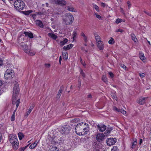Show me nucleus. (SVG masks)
<instances>
[{
	"instance_id": "obj_1",
	"label": "nucleus",
	"mask_w": 151,
	"mask_h": 151,
	"mask_svg": "<svg viewBox=\"0 0 151 151\" xmlns=\"http://www.w3.org/2000/svg\"><path fill=\"white\" fill-rule=\"evenodd\" d=\"M14 8L18 11L23 10L24 7V3L22 0H16L14 3Z\"/></svg>"
},
{
	"instance_id": "obj_2",
	"label": "nucleus",
	"mask_w": 151,
	"mask_h": 151,
	"mask_svg": "<svg viewBox=\"0 0 151 151\" xmlns=\"http://www.w3.org/2000/svg\"><path fill=\"white\" fill-rule=\"evenodd\" d=\"M19 88L18 84L17 83H16L14 84L13 91V103H14V100H15L17 99V95H18L19 93Z\"/></svg>"
},
{
	"instance_id": "obj_3",
	"label": "nucleus",
	"mask_w": 151,
	"mask_h": 151,
	"mask_svg": "<svg viewBox=\"0 0 151 151\" xmlns=\"http://www.w3.org/2000/svg\"><path fill=\"white\" fill-rule=\"evenodd\" d=\"M74 17L73 15L70 13L66 14L65 18L63 19L64 21L67 25L72 23Z\"/></svg>"
},
{
	"instance_id": "obj_4",
	"label": "nucleus",
	"mask_w": 151,
	"mask_h": 151,
	"mask_svg": "<svg viewBox=\"0 0 151 151\" xmlns=\"http://www.w3.org/2000/svg\"><path fill=\"white\" fill-rule=\"evenodd\" d=\"M14 71L12 69H7L4 73V77L5 78L8 79H11L14 76Z\"/></svg>"
},
{
	"instance_id": "obj_5",
	"label": "nucleus",
	"mask_w": 151,
	"mask_h": 151,
	"mask_svg": "<svg viewBox=\"0 0 151 151\" xmlns=\"http://www.w3.org/2000/svg\"><path fill=\"white\" fill-rule=\"evenodd\" d=\"M88 126V124L85 123L81 122L78 124L76 126L75 130L76 133L78 134V133L79 132H81V130L83 127H84V126Z\"/></svg>"
},
{
	"instance_id": "obj_6",
	"label": "nucleus",
	"mask_w": 151,
	"mask_h": 151,
	"mask_svg": "<svg viewBox=\"0 0 151 151\" xmlns=\"http://www.w3.org/2000/svg\"><path fill=\"white\" fill-rule=\"evenodd\" d=\"M70 129V127L69 125H66L60 128V132L62 134H67L69 133Z\"/></svg>"
},
{
	"instance_id": "obj_7",
	"label": "nucleus",
	"mask_w": 151,
	"mask_h": 151,
	"mask_svg": "<svg viewBox=\"0 0 151 151\" xmlns=\"http://www.w3.org/2000/svg\"><path fill=\"white\" fill-rule=\"evenodd\" d=\"M10 142L12 145V147L14 150H16L17 149L19 146V142L18 139H16L14 140V141H12Z\"/></svg>"
},
{
	"instance_id": "obj_8",
	"label": "nucleus",
	"mask_w": 151,
	"mask_h": 151,
	"mask_svg": "<svg viewBox=\"0 0 151 151\" xmlns=\"http://www.w3.org/2000/svg\"><path fill=\"white\" fill-rule=\"evenodd\" d=\"M28 43V42H24L21 43L20 44L21 47L22 48L25 52H27L29 49L27 45V43Z\"/></svg>"
},
{
	"instance_id": "obj_9",
	"label": "nucleus",
	"mask_w": 151,
	"mask_h": 151,
	"mask_svg": "<svg viewBox=\"0 0 151 151\" xmlns=\"http://www.w3.org/2000/svg\"><path fill=\"white\" fill-rule=\"evenodd\" d=\"M105 137L104 134L99 133L96 135V139L98 142H101L104 140Z\"/></svg>"
},
{
	"instance_id": "obj_10",
	"label": "nucleus",
	"mask_w": 151,
	"mask_h": 151,
	"mask_svg": "<svg viewBox=\"0 0 151 151\" xmlns=\"http://www.w3.org/2000/svg\"><path fill=\"white\" fill-rule=\"evenodd\" d=\"M116 142V139L113 138H109L107 139L106 143L108 145H114Z\"/></svg>"
},
{
	"instance_id": "obj_11",
	"label": "nucleus",
	"mask_w": 151,
	"mask_h": 151,
	"mask_svg": "<svg viewBox=\"0 0 151 151\" xmlns=\"http://www.w3.org/2000/svg\"><path fill=\"white\" fill-rule=\"evenodd\" d=\"M88 131V127H84L83 129V131L79 132L78 133V134L79 135H84L87 134Z\"/></svg>"
},
{
	"instance_id": "obj_12",
	"label": "nucleus",
	"mask_w": 151,
	"mask_h": 151,
	"mask_svg": "<svg viewBox=\"0 0 151 151\" xmlns=\"http://www.w3.org/2000/svg\"><path fill=\"white\" fill-rule=\"evenodd\" d=\"M147 98V97H140L137 101V102L140 104L143 105L145 104Z\"/></svg>"
},
{
	"instance_id": "obj_13",
	"label": "nucleus",
	"mask_w": 151,
	"mask_h": 151,
	"mask_svg": "<svg viewBox=\"0 0 151 151\" xmlns=\"http://www.w3.org/2000/svg\"><path fill=\"white\" fill-rule=\"evenodd\" d=\"M97 128L101 132H103L106 129V126L104 124H99L97 125Z\"/></svg>"
},
{
	"instance_id": "obj_14",
	"label": "nucleus",
	"mask_w": 151,
	"mask_h": 151,
	"mask_svg": "<svg viewBox=\"0 0 151 151\" xmlns=\"http://www.w3.org/2000/svg\"><path fill=\"white\" fill-rule=\"evenodd\" d=\"M16 139H17V136L16 134H10L8 137V140L9 142L14 141Z\"/></svg>"
},
{
	"instance_id": "obj_15",
	"label": "nucleus",
	"mask_w": 151,
	"mask_h": 151,
	"mask_svg": "<svg viewBox=\"0 0 151 151\" xmlns=\"http://www.w3.org/2000/svg\"><path fill=\"white\" fill-rule=\"evenodd\" d=\"M22 34L24 35L25 37H28L30 38H33V34L31 32L23 31L22 32Z\"/></svg>"
},
{
	"instance_id": "obj_16",
	"label": "nucleus",
	"mask_w": 151,
	"mask_h": 151,
	"mask_svg": "<svg viewBox=\"0 0 151 151\" xmlns=\"http://www.w3.org/2000/svg\"><path fill=\"white\" fill-rule=\"evenodd\" d=\"M49 151H58L59 149L56 146L49 145L48 147Z\"/></svg>"
},
{
	"instance_id": "obj_17",
	"label": "nucleus",
	"mask_w": 151,
	"mask_h": 151,
	"mask_svg": "<svg viewBox=\"0 0 151 151\" xmlns=\"http://www.w3.org/2000/svg\"><path fill=\"white\" fill-rule=\"evenodd\" d=\"M97 46L99 49L100 50H103L104 48V45L102 41L97 43Z\"/></svg>"
},
{
	"instance_id": "obj_18",
	"label": "nucleus",
	"mask_w": 151,
	"mask_h": 151,
	"mask_svg": "<svg viewBox=\"0 0 151 151\" xmlns=\"http://www.w3.org/2000/svg\"><path fill=\"white\" fill-rule=\"evenodd\" d=\"M94 35L95 37V39L96 41V43H99L100 42H101V39L99 36L96 33H94Z\"/></svg>"
},
{
	"instance_id": "obj_19",
	"label": "nucleus",
	"mask_w": 151,
	"mask_h": 151,
	"mask_svg": "<svg viewBox=\"0 0 151 151\" xmlns=\"http://www.w3.org/2000/svg\"><path fill=\"white\" fill-rule=\"evenodd\" d=\"M55 3L60 5H65L66 2L64 0H56Z\"/></svg>"
},
{
	"instance_id": "obj_20",
	"label": "nucleus",
	"mask_w": 151,
	"mask_h": 151,
	"mask_svg": "<svg viewBox=\"0 0 151 151\" xmlns=\"http://www.w3.org/2000/svg\"><path fill=\"white\" fill-rule=\"evenodd\" d=\"M48 36L54 40H55L58 37L57 36L53 33H49L48 34Z\"/></svg>"
},
{
	"instance_id": "obj_21",
	"label": "nucleus",
	"mask_w": 151,
	"mask_h": 151,
	"mask_svg": "<svg viewBox=\"0 0 151 151\" xmlns=\"http://www.w3.org/2000/svg\"><path fill=\"white\" fill-rule=\"evenodd\" d=\"M81 35L83 37V40L85 42H87L88 41V38L85 34L83 32H82L81 33Z\"/></svg>"
},
{
	"instance_id": "obj_22",
	"label": "nucleus",
	"mask_w": 151,
	"mask_h": 151,
	"mask_svg": "<svg viewBox=\"0 0 151 151\" xmlns=\"http://www.w3.org/2000/svg\"><path fill=\"white\" fill-rule=\"evenodd\" d=\"M73 45V44H70L69 45H67L66 46H64L63 48V49L65 50H68L72 48Z\"/></svg>"
},
{
	"instance_id": "obj_23",
	"label": "nucleus",
	"mask_w": 151,
	"mask_h": 151,
	"mask_svg": "<svg viewBox=\"0 0 151 151\" xmlns=\"http://www.w3.org/2000/svg\"><path fill=\"white\" fill-rule=\"evenodd\" d=\"M34 106H30L29 109L28 110V111L26 112L25 115H24V116L25 117H27L28 116L29 114L31 112L33 108L34 107Z\"/></svg>"
},
{
	"instance_id": "obj_24",
	"label": "nucleus",
	"mask_w": 151,
	"mask_h": 151,
	"mask_svg": "<svg viewBox=\"0 0 151 151\" xmlns=\"http://www.w3.org/2000/svg\"><path fill=\"white\" fill-rule=\"evenodd\" d=\"M67 9L68 10L70 11L76 12H77L76 9H74L73 6H68L67 7Z\"/></svg>"
},
{
	"instance_id": "obj_25",
	"label": "nucleus",
	"mask_w": 151,
	"mask_h": 151,
	"mask_svg": "<svg viewBox=\"0 0 151 151\" xmlns=\"http://www.w3.org/2000/svg\"><path fill=\"white\" fill-rule=\"evenodd\" d=\"M36 142H37L36 141L33 143L32 144L29 146V148L31 149H34L38 143V142L37 143Z\"/></svg>"
},
{
	"instance_id": "obj_26",
	"label": "nucleus",
	"mask_w": 151,
	"mask_h": 151,
	"mask_svg": "<svg viewBox=\"0 0 151 151\" xmlns=\"http://www.w3.org/2000/svg\"><path fill=\"white\" fill-rule=\"evenodd\" d=\"M18 135L20 140H21L24 137V134L21 132H19Z\"/></svg>"
},
{
	"instance_id": "obj_27",
	"label": "nucleus",
	"mask_w": 151,
	"mask_h": 151,
	"mask_svg": "<svg viewBox=\"0 0 151 151\" xmlns=\"http://www.w3.org/2000/svg\"><path fill=\"white\" fill-rule=\"evenodd\" d=\"M68 42V40L67 38H65L63 41L60 42V45L63 46L65 45Z\"/></svg>"
},
{
	"instance_id": "obj_28",
	"label": "nucleus",
	"mask_w": 151,
	"mask_h": 151,
	"mask_svg": "<svg viewBox=\"0 0 151 151\" xmlns=\"http://www.w3.org/2000/svg\"><path fill=\"white\" fill-rule=\"evenodd\" d=\"M102 80L106 83L108 82L107 78L105 75H104L102 76Z\"/></svg>"
},
{
	"instance_id": "obj_29",
	"label": "nucleus",
	"mask_w": 151,
	"mask_h": 151,
	"mask_svg": "<svg viewBox=\"0 0 151 151\" xmlns=\"http://www.w3.org/2000/svg\"><path fill=\"white\" fill-rule=\"evenodd\" d=\"M63 91V89L61 87L58 93L57 96V98H59L60 97Z\"/></svg>"
},
{
	"instance_id": "obj_30",
	"label": "nucleus",
	"mask_w": 151,
	"mask_h": 151,
	"mask_svg": "<svg viewBox=\"0 0 151 151\" xmlns=\"http://www.w3.org/2000/svg\"><path fill=\"white\" fill-rule=\"evenodd\" d=\"M37 14H32V17L33 18L34 20L35 21L36 24H37V22H38V20L36 19V17L37 16Z\"/></svg>"
},
{
	"instance_id": "obj_31",
	"label": "nucleus",
	"mask_w": 151,
	"mask_h": 151,
	"mask_svg": "<svg viewBox=\"0 0 151 151\" xmlns=\"http://www.w3.org/2000/svg\"><path fill=\"white\" fill-rule=\"evenodd\" d=\"M137 140L135 139V140L132 143V145L131 147L132 149L134 148L135 146L137 144Z\"/></svg>"
},
{
	"instance_id": "obj_32",
	"label": "nucleus",
	"mask_w": 151,
	"mask_h": 151,
	"mask_svg": "<svg viewBox=\"0 0 151 151\" xmlns=\"http://www.w3.org/2000/svg\"><path fill=\"white\" fill-rule=\"evenodd\" d=\"M132 39L135 42H136L137 41V39L136 38L135 35L133 34H132L131 35Z\"/></svg>"
},
{
	"instance_id": "obj_33",
	"label": "nucleus",
	"mask_w": 151,
	"mask_h": 151,
	"mask_svg": "<svg viewBox=\"0 0 151 151\" xmlns=\"http://www.w3.org/2000/svg\"><path fill=\"white\" fill-rule=\"evenodd\" d=\"M26 53L30 55H33L35 54V53L34 52H32V51L30 50L29 49L28 51Z\"/></svg>"
},
{
	"instance_id": "obj_34",
	"label": "nucleus",
	"mask_w": 151,
	"mask_h": 151,
	"mask_svg": "<svg viewBox=\"0 0 151 151\" xmlns=\"http://www.w3.org/2000/svg\"><path fill=\"white\" fill-rule=\"evenodd\" d=\"M77 35V33L76 31H73V32L72 36L73 39V40H75L76 39V36Z\"/></svg>"
},
{
	"instance_id": "obj_35",
	"label": "nucleus",
	"mask_w": 151,
	"mask_h": 151,
	"mask_svg": "<svg viewBox=\"0 0 151 151\" xmlns=\"http://www.w3.org/2000/svg\"><path fill=\"white\" fill-rule=\"evenodd\" d=\"M62 54L63 58H64L65 59L67 60L68 59L67 52H63Z\"/></svg>"
},
{
	"instance_id": "obj_36",
	"label": "nucleus",
	"mask_w": 151,
	"mask_h": 151,
	"mask_svg": "<svg viewBox=\"0 0 151 151\" xmlns=\"http://www.w3.org/2000/svg\"><path fill=\"white\" fill-rule=\"evenodd\" d=\"M139 58L140 59L142 60H144L145 59V58L144 56V54L142 53H139Z\"/></svg>"
},
{
	"instance_id": "obj_37",
	"label": "nucleus",
	"mask_w": 151,
	"mask_h": 151,
	"mask_svg": "<svg viewBox=\"0 0 151 151\" xmlns=\"http://www.w3.org/2000/svg\"><path fill=\"white\" fill-rule=\"evenodd\" d=\"M111 96L112 97V98L114 99H115V100L116 101L117 100L116 99V96L115 94V92L114 91H113V92H112L111 93Z\"/></svg>"
},
{
	"instance_id": "obj_38",
	"label": "nucleus",
	"mask_w": 151,
	"mask_h": 151,
	"mask_svg": "<svg viewBox=\"0 0 151 151\" xmlns=\"http://www.w3.org/2000/svg\"><path fill=\"white\" fill-rule=\"evenodd\" d=\"M92 5L93 8H94L97 12H99V7L94 4H93Z\"/></svg>"
},
{
	"instance_id": "obj_39",
	"label": "nucleus",
	"mask_w": 151,
	"mask_h": 151,
	"mask_svg": "<svg viewBox=\"0 0 151 151\" xmlns=\"http://www.w3.org/2000/svg\"><path fill=\"white\" fill-rule=\"evenodd\" d=\"M38 26H39L41 28H43V24L42 22L40 20H38Z\"/></svg>"
},
{
	"instance_id": "obj_40",
	"label": "nucleus",
	"mask_w": 151,
	"mask_h": 151,
	"mask_svg": "<svg viewBox=\"0 0 151 151\" xmlns=\"http://www.w3.org/2000/svg\"><path fill=\"white\" fill-rule=\"evenodd\" d=\"M114 39L112 37H111L110 40L109 41L108 43L110 44L114 43Z\"/></svg>"
},
{
	"instance_id": "obj_41",
	"label": "nucleus",
	"mask_w": 151,
	"mask_h": 151,
	"mask_svg": "<svg viewBox=\"0 0 151 151\" xmlns=\"http://www.w3.org/2000/svg\"><path fill=\"white\" fill-rule=\"evenodd\" d=\"M119 149L117 146H114L111 149V151H118Z\"/></svg>"
},
{
	"instance_id": "obj_42",
	"label": "nucleus",
	"mask_w": 151,
	"mask_h": 151,
	"mask_svg": "<svg viewBox=\"0 0 151 151\" xmlns=\"http://www.w3.org/2000/svg\"><path fill=\"white\" fill-rule=\"evenodd\" d=\"M29 145L24 147H21L19 149V151H24V150L28 147Z\"/></svg>"
},
{
	"instance_id": "obj_43",
	"label": "nucleus",
	"mask_w": 151,
	"mask_h": 151,
	"mask_svg": "<svg viewBox=\"0 0 151 151\" xmlns=\"http://www.w3.org/2000/svg\"><path fill=\"white\" fill-rule=\"evenodd\" d=\"M94 14L96 16V18L98 19H102V17L100 15H99L97 13H95Z\"/></svg>"
},
{
	"instance_id": "obj_44",
	"label": "nucleus",
	"mask_w": 151,
	"mask_h": 151,
	"mask_svg": "<svg viewBox=\"0 0 151 151\" xmlns=\"http://www.w3.org/2000/svg\"><path fill=\"white\" fill-rule=\"evenodd\" d=\"M81 71H80V74L84 78L85 77V75L84 73L83 72V70L81 69Z\"/></svg>"
},
{
	"instance_id": "obj_45",
	"label": "nucleus",
	"mask_w": 151,
	"mask_h": 151,
	"mask_svg": "<svg viewBox=\"0 0 151 151\" xmlns=\"http://www.w3.org/2000/svg\"><path fill=\"white\" fill-rule=\"evenodd\" d=\"M119 112L122 113L123 114H124V115L126 114V111H124L123 109H120V111Z\"/></svg>"
},
{
	"instance_id": "obj_46",
	"label": "nucleus",
	"mask_w": 151,
	"mask_h": 151,
	"mask_svg": "<svg viewBox=\"0 0 151 151\" xmlns=\"http://www.w3.org/2000/svg\"><path fill=\"white\" fill-rule=\"evenodd\" d=\"M122 22V19H121L118 18L116 19V20L115 21V22L117 24H119V23H120Z\"/></svg>"
},
{
	"instance_id": "obj_47",
	"label": "nucleus",
	"mask_w": 151,
	"mask_h": 151,
	"mask_svg": "<svg viewBox=\"0 0 151 151\" xmlns=\"http://www.w3.org/2000/svg\"><path fill=\"white\" fill-rule=\"evenodd\" d=\"M139 76H140L141 78H142L145 77V73H139Z\"/></svg>"
},
{
	"instance_id": "obj_48",
	"label": "nucleus",
	"mask_w": 151,
	"mask_h": 151,
	"mask_svg": "<svg viewBox=\"0 0 151 151\" xmlns=\"http://www.w3.org/2000/svg\"><path fill=\"white\" fill-rule=\"evenodd\" d=\"M110 132L109 130L108 127L107 130L104 132V134L106 135H107L108 134L110 133Z\"/></svg>"
},
{
	"instance_id": "obj_49",
	"label": "nucleus",
	"mask_w": 151,
	"mask_h": 151,
	"mask_svg": "<svg viewBox=\"0 0 151 151\" xmlns=\"http://www.w3.org/2000/svg\"><path fill=\"white\" fill-rule=\"evenodd\" d=\"M113 109L114 110L116 111H118V112H119L120 111V109H118V108H117V107H116L114 106L113 107Z\"/></svg>"
},
{
	"instance_id": "obj_50",
	"label": "nucleus",
	"mask_w": 151,
	"mask_h": 151,
	"mask_svg": "<svg viewBox=\"0 0 151 151\" xmlns=\"http://www.w3.org/2000/svg\"><path fill=\"white\" fill-rule=\"evenodd\" d=\"M20 99H19L16 102H15V101H14V103H12L13 104H14V103H15L16 104H19L20 103Z\"/></svg>"
},
{
	"instance_id": "obj_51",
	"label": "nucleus",
	"mask_w": 151,
	"mask_h": 151,
	"mask_svg": "<svg viewBox=\"0 0 151 151\" xmlns=\"http://www.w3.org/2000/svg\"><path fill=\"white\" fill-rule=\"evenodd\" d=\"M15 115L12 114V116L11 117V120L12 121H13L15 120Z\"/></svg>"
},
{
	"instance_id": "obj_52",
	"label": "nucleus",
	"mask_w": 151,
	"mask_h": 151,
	"mask_svg": "<svg viewBox=\"0 0 151 151\" xmlns=\"http://www.w3.org/2000/svg\"><path fill=\"white\" fill-rule=\"evenodd\" d=\"M32 11L31 10H29L25 12V14L26 15H29L30 13L32 12Z\"/></svg>"
},
{
	"instance_id": "obj_53",
	"label": "nucleus",
	"mask_w": 151,
	"mask_h": 151,
	"mask_svg": "<svg viewBox=\"0 0 151 151\" xmlns=\"http://www.w3.org/2000/svg\"><path fill=\"white\" fill-rule=\"evenodd\" d=\"M109 74L111 78H113L114 76V75L113 73L111 72H109Z\"/></svg>"
},
{
	"instance_id": "obj_54",
	"label": "nucleus",
	"mask_w": 151,
	"mask_h": 151,
	"mask_svg": "<svg viewBox=\"0 0 151 151\" xmlns=\"http://www.w3.org/2000/svg\"><path fill=\"white\" fill-rule=\"evenodd\" d=\"M127 3L128 4V7L129 8H130L131 6V4H130V2L129 1H128L127 2Z\"/></svg>"
},
{
	"instance_id": "obj_55",
	"label": "nucleus",
	"mask_w": 151,
	"mask_h": 151,
	"mask_svg": "<svg viewBox=\"0 0 151 151\" xmlns=\"http://www.w3.org/2000/svg\"><path fill=\"white\" fill-rule=\"evenodd\" d=\"M123 32V30L121 29H117V30H116V32Z\"/></svg>"
},
{
	"instance_id": "obj_56",
	"label": "nucleus",
	"mask_w": 151,
	"mask_h": 151,
	"mask_svg": "<svg viewBox=\"0 0 151 151\" xmlns=\"http://www.w3.org/2000/svg\"><path fill=\"white\" fill-rule=\"evenodd\" d=\"M144 12L145 14H147L148 15L150 16H151V14H150V13L146 11H144Z\"/></svg>"
},
{
	"instance_id": "obj_57",
	"label": "nucleus",
	"mask_w": 151,
	"mask_h": 151,
	"mask_svg": "<svg viewBox=\"0 0 151 151\" xmlns=\"http://www.w3.org/2000/svg\"><path fill=\"white\" fill-rule=\"evenodd\" d=\"M3 64V61L1 60V58H0V66L2 65Z\"/></svg>"
},
{
	"instance_id": "obj_58",
	"label": "nucleus",
	"mask_w": 151,
	"mask_h": 151,
	"mask_svg": "<svg viewBox=\"0 0 151 151\" xmlns=\"http://www.w3.org/2000/svg\"><path fill=\"white\" fill-rule=\"evenodd\" d=\"M62 60V57L61 56H60L59 57V63L61 64V61Z\"/></svg>"
},
{
	"instance_id": "obj_59",
	"label": "nucleus",
	"mask_w": 151,
	"mask_h": 151,
	"mask_svg": "<svg viewBox=\"0 0 151 151\" xmlns=\"http://www.w3.org/2000/svg\"><path fill=\"white\" fill-rule=\"evenodd\" d=\"M76 120V119H73L72 120H71V122L72 123L75 122Z\"/></svg>"
},
{
	"instance_id": "obj_60",
	"label": "nucleus",
	"mask_w": 151,
	"mask_h": 151,
	"mask_svg": "<svg viewBox=\"0 0 151 151\" xmlns=\"http://www.w3.org/2000/svg\"><path fill=\"white\" fill-rule=\"evenodd\" d=\"M2 134L1 133H0V142H1L2 139Z\"/></svg>"
},
{
	"instance_id": "obj_61",
	"label": "nucleus",
	"mask_w": 151,
	"mask_h": 151,
	"mask_svg": "<svg viewBox=\"0 0 151 151\" xmlns=\"http://www.w3.org/2000/svg\"><path fill=\"white\" fill-rule=\"evenodd\" d=\"M101 6L104 7H105L106 6L105 4L104 3H101Z\"/></svg>"
},
{
	"instance_id": "obj_62",
	"label": "nucleus",
	"mask_w": 151,
	"mask_h": 151,
	"mask_svg": "<svg viewBox=\"0 0 151 151\" xmlns=\"http://www.w3.org/2000/svg\"><path fill=\"white\" fill-rule=\"evenodd\" d=\"M45 66L47 67H49L50 66V64H45Z\"/></svg>"
},
{
	"instance_id": "obj_63",
	"label": "nucleus",
	"mask_w": 151,
	"mask_h": 151,
	"mask_svg": "<svg viewBox=\"0 0 151 151\" xmlns=\"http://www.w3.org/2000/svg\"><path fill=\"white\" fill-rule=\"evenodd\" d=\"M122 68H123L126 69L127 68V67L126 66L124 65H123L122 66Z\"/></svg>"
},
{
	"instance_id": "obj_64",
	"label": "nucleus",
	"mask_w": 151,
	"mask_h": 151,
	"mask_svg": "<svg viewBox=\"0 0 151 151\" xmlns=\"http://www.w3.org/2000/svg\"><path fill=\"white\" fill-rule=\"evenodd\" d=\"M142 142V139H140L139 140V144L141 145Z\"/></svg>"
}]
</instances>
